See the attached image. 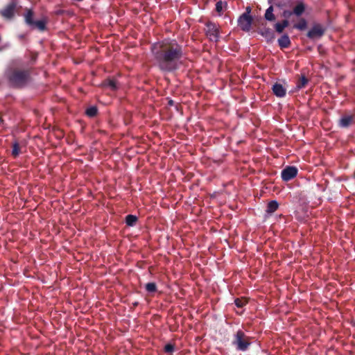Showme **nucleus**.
<instances>
[{
    "mask_svg": "<svg viewBox=\"0 0 355 355\" xmlns=\"http://www.w3.org/2000/svg\"><path fill=\"white\" fill-rule=\"evenodd\" d=\"M30 26L33 28H37L40 31H44L46 29V20L41 19L33 21V24H32Z\"/></svg>",
    "mask_w": 355,
    "mask_h": 355,
    "instance_id": "2eb2a0df",
    "label": "nucleus"
},
{
    "mask_svg": "<svg viewBox=\"0 0 355 355\" xmlns=\"http://www.w3.org/2000/svg\"><path fill=\"white\" fill-rule=\"evenodd\" d=\"M98 113V109L95 106H92L87 109L86 114L89 117H94Z\"/></svg>",
    "mask_w": 355,
    "mask_h": 355,
    "instance_id": "b1692460",
    "label": "nucleus"
},
{
    "mask_svg": "<svg viewBox=\"0 0 355 355\" xmlns=\"http://www.w3.org/2000/svg\"><path fill=\"white\" fill-rule=\"evenodd\" d=\"M274 28L275 31L279 34L282 33L284 30V28L282 26L279 21L274 24Z\"/></svg>",
    "mask_w": 355,
    "mask_h": 355,
    "instance_id": "a878e982",
    "label": "nucleus"
},
{
    "mask_svg": "<svg viewBox=\"0 0 355 355\" xmlns=\"http://www.w3.org/2000/svg\"><path fill=\"white\" fill-rule=\"evenodd\" d=\"M205 33L211 41L216 42L218 40V28L216 24L211 21L207 22L206 24Z\"/></svg>",
    "mask_w": 355,
    "mask_h": 355,
    "instance_id": "423d86ee",
    "label": "nucleus"
},
{
    "mask_svg": "<svg viewBox=\"0 0 355 355\" xmlns=\"http://www.w3.org/2000/svg\"><path fill=\"white\" fill-rule=\"evenodd\" d=\"M252 21L253 19L252 16L241 15L238 19V26L242 31L249 32L251 29Z\"/></svg>",
    "mask_w": 355,
    "mask_h": 355,
    "instance_id": "0eeeda50",
    "label": "nucleus"
},
{
    "mask_svg": "<svg viewBox=\"0 0 355 355\" xmlns=\"http://www.w3.org/2000/svg\"><path fill=\"white\" fill-rule=\"evenodd\" d=\"M259 33L266 38L268 42H271L275 39V32L270 28L263 26L260 28Z\"/></svg>",
    "mask_w": 355,
    "mask_h": 355,
    "instance_id": "f8f14e48",
    "label": "nucleus"
},
{
    "mask_svg": "<svg viewBox=\"0 0 355 355\" xmlns=\"http://www.w3.org/2000/svg\"><path fill=\"white\" fill-rule=\"evenodd\" d=\"M139 305V302H132V306L134 307H136Z\"/></svg>",
    "mask_w": 355,
    "mask_h": 355,
    "instance_id": "2f4dec72",
    "label": "nucleus"
},
{
    "mask_svg": "<svg viewBox=\"0 0 355 355\" xmlns=\"http://www.w3.org/2000/svg\"><path fill=\"white\" fill-rule=\"evenodd\" d=\"M292 2L291 0H274L272 5L270 6L266 10L264 18L268 21H275L276 17L274 15V8H278L283 10L281 13V17L284 19H288L293 15L292 10L286 9L292 6Z\"/></svg>",
    "mask_w": 355,
    "mask_h": 355,
    "instance_id": "7ed1b4c3",
    "label": "nucleus"
},
{
    "mask_svg": "<svg viewBox=\"0 0 355 355\" xmlns=\"http://www.w3.org/2000/svg\"><path fill=\"white\" fill-rule=\"evenodd\" d=\"M355 123V115L344 114L338 121V125L341 128H348Z\"/></svg>",
    "mask_w": 355,
    "mask_h": 355,
    "instance_id": "9d476101",
    "label": "nucleus"
},
{
    "mask_svg": "<svg viewBox=\"0 0 355 355\" xmlns=\"http://www.w3.org/2000/svg\"><path fill=\"white\" fill-rule=\"evenodd\" d=\"M223 2L221 1H218L216 3V12L220 15L221 14V12L223 10Z\"/></svg>",
    "mask_w": 355,
    "mask_h": 355,
    "instance_id": "cd10ccee",
    "label": "nucleus"
},
{
    "mask_svg": "<svg viewBox=\"0 0 355 355\" xmlns=\"http://www.w3.org/2000/svg\"><path fill=\"white\" fill-rule=\"evenodd\" d=\"M297 172L298 169L296 166H287L282 171L281 176L284 181L288 182L295 178L297 175Z\"/></svg>",
    "mask_w": 355,
    "mask_h": 355,
    "instance_id": "6e6552de",
    "label": "nucleus"
},
{
    "mask_svg": "<svg viewBox=\"0 0 355 355\" xmlns=\"http://www.w3.org/2000/svg\"><path fill=\"white\" fill-rule=\"evenodd\" d=\"M145 288L148 293H155L157 291V285L155 282H148L146 284Z\"/></svg>",
    "mask_w": 355,
    "mask_h": 355,
    "instance_id": "5701e85b",
    "label": "nucleus"
},
{
    "mask_svg": "<svg viewBox=\"0 0 355 355\" xmlns=\"http://www.w3.org/2000/svg\"><path fill=\"white\" fill-rule=\"evenodd\" d=\"M138 218L132 214H128L125 216V223L128 226L133 227L136 225Z\"/></svg>",
    "mask_w": 355,
    "mask_h": 355,
    "instance_id": "6ab92c4d",
    "label": "nucleus"
},
{
    "mask_svg": "<svg viewBox=\"0 0 355 355\" xmlns=\"http://www.w3.org/2000/svg\"><path fill=\"white\" fill-rule=\"evenodd\" d=\"M235 305L239 308H242L247 304L248 301L243 298H236L234 300Z\"/></svg>",
    "mask_w": 355,
    "mask_h": 355,
    "instance_id": "393cba45",
    "label": "nucleus"
},
{
    "mask_svg": "<svg viewBox=\"0 0 355 355\" xmlns=\"http://www.w3.org/2000/svg\"><path fill=\"white\" fill-rule=\"evenodd\" d=\"M11 155L14 158H17L21 153V147L18 141H15L12 145Z\"/></svg>",
    "mask_w": 355,
    "mask_h": 355,
    "instance_id": "f3484780",
    "label": "nucleus"
},
{
    "mask_svg": "<svg viewBox=\"0 0 355 355\" xmlns=\"http://www.w3.org/2000/svg\"><path fill=\"white\" fill-rule=\"evenodd\" d=\"M325 33V28L320 24H315L307 33L309 38L314 40L320 38Z\"/></svg>",
    "mask_w": 355,
    "mask_h": 355,
    "instance_id": "1a4fd4ad",
    "label": "nucleus"
},
{
    "mask_svg": "<svg viewBox=\"0 0 355 355\" xmlns=\"http://www.w3.org/2000/svg\"><path fill=\"white\" fill-rule=\"evenodd\" d=\"M175 349V346L171 343L166 344L164 346V352L166 353H173Z\"/></svg>",
    "mask_w": 355,
    "mask_h": 355,
    "instance_id": "bb28decb",
    "label": "nucleus"
},
{
    "mask_svg": "<svg viewBox=\"0 0 355 355\" xmlns=\"http://www.w3.org/2000/svg\"><path fill=\"white\" fill-rule=\"evenodd\" d=\"M151 53L157 68L166 73L173 72L180 68L184 55L183 46L175 40H164L154 43Z\"/></svg>",
    "mask_w": 355,
    "mask_h": 355,
    "instance_id": "f257e3e1",
    "label": "nucleus"
},
{
    "mask_svg": "<svg viewBox=\"0 0 355 355\" xmlns=\"http://www.w3.org/2000/svg\"><path fill=\"white\" fill-rule=\"evenodd\" d=\"M33 11L31 9H27L26 13L24 15V19L26 24H28L29 26H31L32 24H33Z\"/></svg>",
    "mask_w": 355,
    "mask_h": 355,
    "instance_id": "412c9836",
    "label": "nucleus"
},
{
    "mask_svg": "<svg viewBox=\"0 0 355 355\" xmlns=\"http://www.w3.org/2000/svg\"><path fill=\"white\" fill-rule=\"evenodd\" d=\"M306 7L303 2L298 3L296 6H294L292 13L296 15L297 17H300L305 11Z\"/></svg>",
    "mask_w": 355,
    "mask_h": 355,
    "instance_id": "4468645a",
    "label": "nucleus"
},
{
    "mask_svg": "<svg viewBox=\"0 0 355 355\" xmlns=\"http://www.w3.org/2000/svg\"><path fill=\"white\" fill-rule=\"evenodd\" d=\"M309 83V79L304 76V75H302L297 83V85H296V87H297V89H301L302 88H304L306 85L308 84Z\"/></svg>",
    "mask_w": 355,
    "mask_h": 355,
    "instance_id": "aec40b11",
    "label": "nucleus"
},
{
    "mask_svg": "<svg viewBox=\"0 0 355 355\" xmlns=\"http://www.w3.org/2000/svg\"><path fill=\"white\" fill-rule=\"evenodd\" d=\"M103 85L110 88L112 91L118 89V82L115 79H107L103 82Z\"/></svg>",
    "mask_w": 355,
    "mask_h": 355,
    "instance_id": "dca6fc26",
    "label": "nucleus"
},
{
    "mask_svg": "<svg viewBox=\"0 0 355 355\" xmlns=\"http://www.w3.org/2000/svg\"><path fill=\"white\" fill-rule=\"evenodd\" d=\"M168 105L170 106H173L174 105V101L171 99L168 100Z\"/></svg>",
    "mask_w": 355,
    "mask_h": 355,
    "instance_id": "7c9ffc66",
    "label": "nucleus"
},
{
    "mask_svg": "<svg viewBox=\"0 0 355 355\" xmlns=\"http://www.w3.org/2000/svg\"><path fill=\"white\" fill-rule=\"evenodd\" d=\"M32 60H33V61H35V60H36V55H35V56H33V57L32 58Z\"/></svg>",
    "mask_w": 355,
    "mask_h": 355,
    "instance_id": "473e14b6",
    "label": "nucleus"
},
{
    "mask_svg": "<svg viewBox=\"0 0 355 355\" xmlns=\"http://www.w3.org/2000/svg\"><path fill=\"white\" fill-rule=\"evenodd\" d=\"M307 26L306 20L304 18H301L298 23L293 25V28L300 31H304Z\"/></svg>",
    "mask_w": 355,
    "mask_h": 355,
    "instance_id": "4be33fe9",
    "label": "nucleus"
},
{
    "mask_svg": "<svg viewBox=\"0 0 355 355\" xmlns=\"http://www.w3.org/2000/svg\"><path fill=\"white\" fill-rule=\"evenodd\" d=\"M251 8L250 7H247L245 9V12L243 13L242 15H247V16H251L250 15Z\"/></svg>",
    "mask_w": 355,
    "mask_h": 355,
    "instance_id": "c756f323",
    "label": "nucleus"
},
{
    "mask_svg": "<svg viewBox=\"0 0 355 355\" xmlns=\"http://www.w3.org/2000/svg\"><path fill=\"white\" fill-rule=\"evenodd\" d=\"M18 2L17 0H12L1 10L0 15L6 19H11L14 17L17 10Z\"/></svg>",
    "mask_w": 355,
    "mask_h": 355,
    "instance_id": "39448f33",
    "label": "nucleus"
},
{
    "mask_svg": "<svg viewBox=\"0 0 355 355\" xmlns=\"http://www.w3.org/2000/svg\"><path fill=\"white\" fill-rule=\"evenodd\" d=\"M291 40L287 34H284L278 39V44L281 49H287L291 46Z\"/></svg>",
    "mask_w": 355,
    "mask_h": 355,
    "instance_id": "ddd939ff",
    "label": "nucleus"
},
{
    "mask_svg": "<svg viewBox=\"0 0 355 355\" xmlns=\"http://www.w3.org/2000/svg\"><path fill=\"white\" fill-rule=\"evenodd\" d=\"M232 344L238 351L244 352L248 349L251 344L250 338L246 336L243 330L239 329L234 334Z\"/></svg>",
    "mask_w": 355,
    "mask_h": 355,
    "instance_id": "20e7f679",
    "label": "nucleus"
},
{
    "mask_svg": "<svg viewBox=\"0 0 355 355\" xmlns=\"http://www.w3.org/2000/svg\"><path fill=\"white\" fill-rule=\"evenodd\" d=\"M272 91L277 97L283 98L286 94V89L279 83H275L272 87Z\"/></svg>",
    "mask_w": 355,
    "mask_h": 355,
    "instance_id": "9b49d317",
    "label": "nucleus"
},
{
    "mask_svg": "<svg viewBox=\"0 0 355 355\" xmlns=\"http://www.w3.org/2000/svg\"><path fill=\"white\" fill-rule=\"evenodd\" d=\"M279 207V204L276 200H272L267 205L266 212L268 214L274 213Z\"/></svg>",
    "mask_w": 355,
    "mask_h": 355,
    "instance_id": "a211bd4d",
    "label": "nucleus"
},
{
    "mask_svg": "<svg viewBox=\"0 0 355 355\" xmlns=\"http://www.w3.org/2000/svg\"><path fill=\"white\" fill-rule=\"evenodd\" d=\"M281 23V24L282 25V26L284 28V29L288 27L289 26V21L288 19H284L283 20H282L281 21H279Z\"/></svg>",
    "mask_w": 355,
    "mask_h": 355,
    "instance_id": "c85d7f7f",
    "label": "nucleus"
},
{
    "mask_svg": "<svg viewBox=\"0 0 355 355\" xmlns=\"http://www.w3.org/2000/svg\"><path fill=\"white\" fill-rule=\"evenodd\" d=\"M8 85L14 89H22L32 82V69L10 67L5 73Z\"/></svg>",
    "mask_w": 355,
    "mask_h": 355,
    "instance_id": "f03ea898",
    "label": "nucleus"
}]
</instances>
